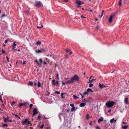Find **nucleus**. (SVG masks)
Segmentation results:
<instances>
[{"label": "nucleus", "instance_id": "nucleus-28", "mask_svg": "<svg viewBox=\"0 0 129 129\" xmlns=\"http://www.w3.org/2000/svg\"><path fill=\"white\" fill-rule=\"evenodd\" d=\"M88 92H87H87H84L83 93V95H88Z\"/></svg>", "mask_w": 129, "mask_h": 129}, {"label": "nucleus", "instance_id": "nucleus-25", "mask_svg": "<svg viewBox=\"0 0 129 129\" xmlns=\"http://www.w3.org/2000/svg\"><path fill=\"white\" fill-rule=\"evenodd\" d=\"M95 80L96 79H93L91 80H89V81L88 82V83H90L92 82L93 81H95Z\"/></svg>", "mask_w": 129, "mask_h": 129}, {"label": "nucleus", "instance_id": "nucleus-56", "mask_svg": "<svg viewBox=\"0 0 129 129\" xmlns=\"http://www.w3.org/2000/svg\"><path fill=\"white\" fill-rule=\"evenodd\" d=\"M111 111V109H110L108 111V112L109 113V112H110Z\"/></svg>", "mask_w": 129, "mask_h": 129}, {"label": "nucleus", "instance_id": "nucleus-49", "mask_svg": "<svg viewBox=\"0 0 129 129\" xmlns=\"http://www.w3.org/2000/svg\"><path fill=\"white\" fill-rule=\"evenodd\" d=\"M59 114L61 115H62V116H64V115H63L62 112H61V113H60Z\"/></svg>", "mask_w": 129, "mask_h": 129}, {"label": "nucleus", "instance_id": "nucleus-3", "mask_svg": "<svg viewBox=\"0 0 129 129\" xmlns=\"http://www.w3.org/2000/svg\"><path fill=\"white\" fill-rule=\"evenodd\" d=\"M115 15V14L114 13H112L108 21L110 23H111L112 21V19L114 17Z\"/></svg>", "mask_w": 129, "mask_h": 129}, {"label": "nucleus", "instance_id": "nucleus-40", "mask_svg": "<svg viewBox=\"0 0 129 129\" xmlns=\"http://www.w3.org/2000/svg\"><path fill=\"white\" fill-rule=\"evenodd\" d=\"M59 75L58 74H57L56 75V77L58 79H59Z\"/></svg>", "mask_w": 129, "mask_h": 129}, {"label": "nucleus", "instance_id": "nucleus-6", "mask_svg": "<svg viewBox=\"0 0 129 129\" xmlns=\"http://www.w3.org/2000/svg\"><path fill=\"white\" fill-rule=\"evenodd\" d=\"M52 85L54 86L56 84L58 86V81H56V83L55 80H53L52 81Z\"/></svg>", "mask_w": 129, "mask_h": 129}, {"label": "nucleus", "instance_id": "nucleus-5", "mask_svg": "<svg viewBox=\"0 0 129 129\" xmlns=\"http://www.w3.org/2000/svg\"><path fill=\"white\" fill-rule=\"evenodd\" d=\"M33 113L32 114V115L34 116L36 114H37L38 113V112L37 111V108H34L33 110Z\"/></svg>", "mask_w": 129, "mask_h": 129}, {"label": "nucleus", "instance_id": "nucleus-43", "mask_svg": "<svg viewBox=\"0 0 129 129\" xmlns=\"http://www.w3.org/2000/svg\"><path fill=\"white\" fill-rule=\"evenodd\" d=\"M23 105V104L22 103H20L19 105V106L20 107H21L22 106V105Z\"/></svg>", "mask_w": 129, "mask_h": 129}, {"label": "nucleus", "instance_id": "nucleus-10", "mask_svg": "<svg viewBox=\"0 0 129 129\" xmlns=\"http://www.w3.org/2000/svg\"><path fill=\"white\" fill-rule=\"evenodd\" d=\"M99 87L100 88H103L104 87H105V86L104 84H101L99 83Z\"/></svg>", "mask_w": 129, "mask_h": 129}, {"label": "nucleus", "instance_id": "nucleus-19", "mask_svg": "<svg viewBox=\"0 0 129 129\" xmlns=\"http://www.w3.org/2000/svg\"><path fill=\"white\" fill-rule=\"evenodd\" d=\"M3 118L4 119V121L6 123L8 121H9V120L7 118H4V116L3 117Z\"/></svg>", "mask_w": 129, "mask_h": 129}, {"label": "nucleus", "instance_id": "nucleus-23", "mask_svg": "<svg viewBox=\"0 0 129 129\" xmlns=\"http://www.w3.org/2000/svg\"><path fill=\"white\" fill-rule=\"evenodd\" d=\"M33 84V82L29 81V82L28 85L31 86H32Z\"/></svg>", "mask_w": 129, "mask_h": 129}, {"label": "nucleus", "instance_id": "nucleus-60", "mask_svg": "<svg viewBox=\"0 0 129 129\" xmlns=\"http://www.w3.org/2000/svg\"><path fill=\"white\" fill-rule=\"evenodd\" d=\"M69 111V109H67V112H68Z\"/></svg>", "mask_w": 129, "mask_h": 129}, {"label": "nucleus", "instance_id": "nucleus-41", "mask_svg": "<svg viewBox=\"0 0 129 129\" xmlns=\"http://www.w3.org/2000/svg\"><path fill=\"white\" fill-rule=\"evenodd\" d=\"M33 105L32 104H30L29 105V108H32Z\"/></svg>", "mask_w": 129, "mask_h": 129}, {"label": "nucleus", "instance_id": "nucleus-64", "mask_svg": "<svg viewBox=\"0 0 129 129\" xmlns=\"http://www.w3.org/2000/svg\"><path fill=\"white\" fill-rule=\"evenodd\" d=\"M98 28H99V27L98 26H97L96 27V29H98Z\"/></svg>", "mask_w": 129, "mask_h": 129}, {"label": "nucleus", "instance_id": "nucleus-20", "mask_svg": "<svg viewBox=\"0 0 129 129\" xmlns=\"http://www.w3.org/2000/svg\"><path fill=\"white\" fill-rule=\"evenodd\" d=\"M87 92H89L90 91L91 92H93V91L89 88L87 89Z\"/></svg>", "mask_w": 129, "mask_h": 129}, {"label": "nucleus", "instance_id": "nucleus-42", "mask_svg": "<svg viewBox=\"0 0 129 129\" xmlns=\"http://www.w3.org/2000/svg\"><path fill=\"white\" fill-rule=\"evenodd\" d=\"M6 58H7V61L8 62H9V58L8 57V56H7L6 57Z\"/></svg>", "mask_w": 129, "mask_h": 129}, {"label": "nucleus", "instance_id": "nucleus-32", "mask_svg": "<svg viewBox=\"0 0 129 129\" xmlns=\"http://www.w3.org/2000/svg\"><path fill=\"white\" fill-rule=\"evenodd\" d=\"M13 114L15 115V116L16 117L18 118V119H20V117H19V116H18V115H16L15 114Z\"/></svg>", "mask_w": 129, "mask_h": 129}, {"label": "nucleus", "instance_id": "nucleus-34", "mask_svg": "<svg viewBox=\"0 0 129 129\" xmlns=\"http://www.w3.org/2000/svg\"><path fill=\"white\" fill-rule=\"evenodd\" d=\"M70 105L71 106L73 107H74V104H70Z\"/></svg>", "mask_w": 129, "mask_h": 129}, {"label": "nucleus", "instance_id": "nucleus-63", "mask_svg": "<svg viewBox=\"0 0 129 129\" xmlns=\"http://www.w3.org/2000/svg\"><path fill=\"white\" fill-rule=\"evenodd\" d=\"M15 103V102H13L11 104L12 105H13Z\"/></svg>", "mask_w": 129, "mask_h": 129}, {"label": "nucleus", "instance_id": "nucleus-33", "mask_svg": "<svg viewBox=\"0 0 129 129\" xmlns=\"http://www.w3.org/2000/svg\"><path fill=\"white\" fill-rule=\"evenodd\" d=\"M43 27V25H42L41 26H37V27L38 28H40L42 27Z\"/></svg>", "mask_w": 129, "mask_h": 129}, {"label": "nucleus", "instance_id": "nucleus-27", "mask_svg": "<svg viewBox=\"0 0 129 129\" xmlns=\"http://www.w3.org/2000/svg\"><path fill=\"white\" fill-rule=\"evenodd\" d=\"M38 118L39 120H40L41 118V115H39L38 116Z\"/></svg>", "mask_w": 129, "mask_h": 129}, {"label": "nucleus", "instance_id": "nucleus-31", "mask_svg": "<svg viewBox=\"0 0 129 129\" xmlns=\"http://www.w3.org/2000/svg\"><path fill=\"white\" fill-rule=\"evenodd\" d=\"M39 61L41 64L42 63L43 61L42 58H40L39 59Z\"/></svg>", "mask_w": 129, "mask_h": 129}, {"label": "nucleus", "instance_id": "nucleus-46", "mask_svg": "<svg viewBox=\"0 0 129 129\" xmlns=\"http://www.w3.org/2000/svg\"><path fill=\"white\" fill-rule=\"evenodd\" d=\"M96 129H101V128L98 126H97L95 127Z\"/></svg>", "mask_w": 129, "mask_h": 129}, {"label": "nucleus", "instance_id": "nucleus-14", "mask_svg": "<svg viewBox=\"0 0 129 129\" xmlns=\"http://www.w3.org/2000/svg\"><path fill=\"white\" fill-rule=\"evenodd\" d=\"M103 120V117H101L98 120L99 123L100 122L102 121Z\"/></svg>", "mask_w": 129, "mask_h": 129}, {"label": "nucleus", "instance_id": "nucleus-4", "mask_svg": "<svg viewBox=\"0 0 129 129\" xmlns=\"http://www.w3.org/2000/svg\"><path fill=\"white\" fill-rule=\"evenodd\" d=\"M42 4L40 1H39L38 2L37 1L35 3V6L36 7H39L41 6Z\"/></svg>", "mask_w": 129, "mask_h": 129}, {"label": "nucleus", "instance_id": "nucleus-9", "mask_svg": "<svg viewBox=\"0 0 129 129\" xmlns=\"http://www.w3.org/2000/svg\"><path fill=\"white\" fill-rule=\"evenodd\" d=\"M16 42H14L13 44V47L12 48V49L14 50H15V48L16 47V46H17V44L16 43Z\"/></svg>", "mask_w": 129, "mask_h": 129}, {"label": "nucleus", "instance_id": "nucleus-54", "mask_svg": "<svg viewBox=\"0 0 129 129\" xmlns=\"http://www.w3.org/2000/svg\"><path fill=\"white\" fill-rule=\"evenodd\" d=\"M43 63L45 64H47V62L45 61H44L43 62Z\"/></svg>", "mask_w": 129, "mask_h": 129}, {"label": "nucleus", "instance_id": "nucleus-15", "mask_svg": "<svg viewBox=\"0 0 129 129\" xmlns=\"http://www.w3.org/2000/svg\"><path fill=\"white\" fill-rule=\"evenodd\" d=\"M77 109L75 108L74 107H72L71 109V111L72 112L74 111H75Z\"/></svg>", "mask_w": 129, "mask_h": 129}, {"label": "nucleus", "instance_id": "nucleus-39", "mask_svg": "<svg viewBox=\"0 0 129 129\" xmlns=\"http://www.w3.org/2000/svg\"><path fill=\"white\" fill-rule=\"evenodd\" d=\"M61 83H62V85H65L66 84H67L66 83V82L64 83V82H63V81H62Z\"/></svg>", "mask_w": 129, "mask_h": 129}, {"label": "nucleus", "instance_id": "nucleus-26", "mask_svg": "<svg viewBox=\"0 0 129 129\" xmlns=\"http://www.w3.org/2000/svg\"><path fill=\"white\" fill-rule=\"evenodd\" d=\"M73 97L74 98V99H78L79 98V97H78L77 96H76L75 95H73Z\"/></svg>", "mask_w": 129, "mask_h": 129}, {"label": "nucleus", "instance_id": "nucleus-2", "mask_svg": "<svg viewBox=\"0 0 129 129\" xmlns=\"http://www.w3.org/2000/svg\"><path fill=\"white\" fill-rule=\"evenodd\" d=\"M115 103L112 101H107L106 104V105L107 107L109 108L112 107L114 105Z\"/></svg>", "mask_w": 129, "mask_h": 129}, {"label": "nucleus", "instance_id": "nucleus-18", "mask_svg": "<svg viewBox=\"0 0 129 129\" xmlns=\"http://www.w3.org/2000/svg\"><path fill=\"white\" fill-rule=\"evenodd\" d=\"M66 52L69 53V55H70L72 53V51L70 50H67L66 51Z\"/></svg>", "mask_w": 129, "mask_h": 129}, {"label": "nucleus", "instance_id": "nucleus-1", "mask_svg": "<svg viewBox=\"0 0 129 129\" xmlns=\"http://www.w3.org/2000/svg\"><path fill=\"white\" fill-rule=\"evenodd\" d=\"M79 80V77L77 75H75L71 77L70 80L67 81L66 82V83L70 84L72 83H73L74 81H78Z\"/></svg>", "mask_w": 129, "mask_h": 129}, {"label": "nucleus", "instance_id": "nucleus-57", "mask_svg": "<svg viewBox=\"0 0 129 129\" xmlns=\"http://www.w3.org/2000/svg\"><path fill=\"white\" fill-rule=\"evenodd\" d=\"M34 85L36 86L37 85V83H36V82H34Z\"/></svg>", "mask_w": 129, "mask_h": 129}, {"label": "nucleus", "instance_id": "nucleus-44", "mask_svg": "<svg viewBox=\"0 0 129 129\" xmlns=\"http://www.w3.org/2000/svg\"><path fill=\"white\" fill-rule=\"evenodd\" d=\"M6 16V15L5 14H3V15H2V16H1V18H2L4 17L5 16Z\"/></svg>", "mask_w": 129, "mask_h": 129}, {"label": "nucleus", "instance_id": "nucleus-16", "mask_svg": "<svg viewBox=\"0 0 129 129\" xmlns=\"http://www.w3.org/2000/svg\"><path fill=\"white\" fill-rule=\"evenodd\" d=\"M124 101L125 104H128V98H125L124 99Z\"/></svg>", "mask_w": 129, "mask_h": 129}, {"label": "nucleus", "instance_id": "nucleus-55", "mask_svg": "<svg viewBox=\"0 0 129 129\" xmlns=\"http://www.w3.org/2000/svg\"><path fill=\"white\" fill-rule=\"evenodd\" d=\"M121 1H119V5H121Z\"/></svg>", "mask_w": 129, "mask_h": 129}, {"label": "nucleus", "instance_id": "nucleus-45", "mask_svg": "<svg viewBox=\"0 0 129 129\" xmlns=\"http://www.w3.org/2000/svg\"><path fill=\"white\" fill-rule=\"evenodd\" d=\"M3 125L4 126H5H5L7 127L8 126V125L7 124H3Z\"/></svg>", "mask_w": 129, "mask_h": 129}, {"label": "nucleus", "instance_id": "nucleus-53", "mask_svg": "<svg viewBox=\"0 0 129 129\" xmlns=\"http://www.w3.org/2000/svg\"><path fill=\"white\" fill-rule=\"evenodd\" d=\"M122 123L123 124H126V123H126V122H123H123H122Z\"/></svg>", "mask_w": 129, "mask_h": 129}, {"label": "nucleus", "instance_id": "nucleus-37", "mask_svg": "<svg viewBox=\"0 0 129 129\" xmlns=\"http://www.w3.org/2000/svg\"><path fill=\"white\" fill-rule=\"evenodd\" d=\"M93 86V84H89V87H92V86Z\"/></svg>", "mask_w": 129, "mask_h": 129}, {"label": "nucleus", "instance_id": "nucleus-17", "mask_svg": "<svg viewBox=\"0 0 129 129\" xmlns=\"http://www.w3.org/2000/svg\"><path fill=\"white\" fill-rule=\"evenodd\" d=\"M35 52L37 53H40L42 52V51L41 50H36Z\"/></svg>", "mask_w": 129, "mask_h": 129}, {"label": "nucleus", "instance_id": "nucleus-58", "mask_svg": "<svg viewBox=\"0 0 129 129\" xmlns=\"http://www.w3.org/2000/svg\"><path fill=\"white\" fill-rule=\"evenodd\" d=\"M2 52L3 53H4L5 51H4L3 50H2Z\"/></svg>", "mask_w": 129, "mask_h": 129}, {"label": "nucleus", "instance_id": "nucleus-21", "mask_svg": "<svg viewBox=\"0 0 129 129\" xmlns=\"http://www.w3.org/2000/svg\"><path fill=\"white\" fill-rule=\"evenodd\" d=\"M128 126L125 125L124 126H122V128L123 129H127V128Z\"/></svg>", "mask_w": 129, "mask_h": 129}, {"label": "nucleus", "instance_id": "nucleus-48", "mask_svg": "<svg viewBox=\"0 0 129 129\" xmlns=\"http://www.w3.org/2000/svg\"><path fill=\"white\" fill-rule=\"evenodd\" d=\"M81 17L82 18H86V17H84L83 15H81Z\"/></svg>", "mask_w": 129, "mask_h": 129}, {"label": "nucleus", "instance_id": "nucleus-61", "mask_svg": "<svg viewBox=\"0 0 129 129\" xmlns=\"http://www.w3.org/2000/svg\"><path fill=\"white\" fill-rule=\"evenodd\" d=\"M87 101L86 100H85L84 99L83 100V102H87Z\"/></svg>", "mask_w": 129, "mask_h": 129}, {"label": "nucleus", "instance_id": "nucleus-59", "mask_svg": "<svg viewBox=\"0 0 129 129\" xmlns=\"http://www.w3.org/2000/svg\"><path fill=\"white\" fill-rule=\"evenodd\" d=\"M65 57L66 58H68V55H66L65 56Z\"/></svg>", "mask_w": 129, "mask_h": 129}, {"label": "nucleus", "instance_id": "nucleus-51", "mask_svg": "<svg viewBox=\"0 0 129 129\" xmlns=\"http://www.w3.org/2000/svg\"><path fill=\"white\" fill-rule=\"evenodd\" d=\"M41 51H42V52H44L45 51V50L44 49H42Z\"/></svg>", "mask_w": 129, "mask_h": 129}, {"label": "nucleus", "instance_id": "nucleus-13", "mask_svg": "<svg viewBox=\"0 0 129 129\" xmlns=\"http://www.w3.org/2000/svg\"><path fill=\"white\" fill-rule=\"evenodd\" d=\"M114 119H115V118H113L112 119H111L110 121V123H113L114 121H116V120H115Z\"/></svg>", "mask_w": 129, "mask_h": 129}, {"label": "nucleus", "instance_id": "nucleus-47", "mask_svg": "<svg viewBox=\"0 0 129 129\" xmlns=\"http://www.w3.org/2000/svg\"><path fill=\"white\" fill-rule=\"evenodd\" d=\"M8 42V40H5V43L6 44Z\"/></svg>", "mask_w": 129, "mask_h": 129}, {"label": "nucleus", "instance_id": "nucleus-36", "mask_svg": "<svg viewBox=\"0 0 129 129\" xmlns=\"http://www.w3.org/2000/svg\"><path fill=\"white\" fill-rule=\"evenodd\" d=\"M89 115L88 114H87V115L86 116V119H89Z\"/></svg>", "mask_w": 129, "mask_h": 129}, {"label": "nucleus", "instance_id": "nucleus-8", "mask_svg": "<svg viewBox=\"0 0 129 129\" xmlns=\"http://www.w3.org/2000/svg\"><path fill=\"white\" fill-rule=\"evenodd\" d=\"M76 3L78 5L77 7H79L80 5L82 4L81 2L79 0H76Z\"/></svg>", "mask_w": 129, "mask_h": 129}, {"label": "nucleus", "instance_id": "nucleus-7", "mask_svg": "<svg viewBox=\"0 0 129 129\" xmlns=\"http://www.w3.org/2000/svg\"><path fill=\"white\" fill-rule=\"evenodd\" d=\"M28 119H25L24 121H23L22 122V124L24 125V124H26L27 123H28V124L30 123L28 121Z\"/></svg>", "mask_w": 129, "mask_h": 129}, {"label": "nucleus", "instance_id": "nucleus-62", "mask_svg": "<svg viewBox=\"0 0 129 129\" xmlns=\"http://www.w3.org/2000/svg\"><path fill=\"white\" fill-rule=\"evenodd\" d=\"M23 105H25L26 104V103H24L23 104Z\"/></svg>", "mask_w": 129, "mask_h": 129}, {"label": "nucleus", "instance_id": "nucleus-12", "mask_svg": "<svg viewBox=\"0 0 129 129\" xmlns=\"http://www.w3.org/2000/svg\"><path fill=\"white\" fill-rule=\"evenodd\" d=\"M41 44V43L40 41H38L36 42V44L37 45H40Z\"/></svg>", "mask_w": 129, "mask_h": 129}, {"label": "nucleus", "instance_id": "nucleus-24", "mask_svg": "<svg viewBox=\"0 0 129 129\" xmlns=\"http://www.w3.org/2000/svg\"><path fill=\"white\" fill-rule=\"evenodd\" d=\"M64 94V93H62L61 94V97L62 98V99H64L65 98V96H64L63 95Z\"/></svg>", "mask_w": 129, "mask_h": 129}, {"label": "nucleus", "instance_id": "nucleus-35", "mask_svg": "<svg viewBox=\"0 0 129 129\" xmlns=\"http://www.w3.org/2000/svg\"><path fill=\"white\" fill-rule=\"evenodd\" d=\"M104 12V10H103L102 11V14H101V17H102V16L103 15V13Z\"/></svg>", "mask_w": 129, "mask_h": 129}, {"label": "nucleus", "instance_id": "nucleus-30", "mask_svg": "<svg viewBox=\"0 0 129 129\" xmlns=\"http://www.w3.org/2000/svg\"><path fill=\"white\" fill-rule=\"evenodd\" d=\"M55 93L57 94H59L60 93V92L59 91H55Z\"/></svg>", "mask_w": 129, "mask_h": 129}, {"label": "nucleus", "instance_id": "nucleus-29", "mask_svg": "<svg viewBox=\"0 0 129 129\" xmlns=\"http://www.w3.org/2000/svg\"><path fill=\"white\" fill-rule=\"evenodd\" d=\"M38 87H40L41 86V84L40 83V82L39 81L38 83Z\"/></svg>", "mask_w": 129, "mask_h": 129}, {"label": "nucleus", "instance_id": "nucleus-50", "mask_svg": "<svg viewBox=\"0 0 129 129\" xmlns=\"http://www.w3.org/2000/svg\"><path fill=\"white\" fill-rule=\"evenodd\" d=\"M44 124H42L41 125V126L40 128H43L44 127Z\"/></svg>", "mask_w": 129, "mask_h": 129}, {"label": "nucleus", "instance_id": "nucleus-22", "mask_svg": "<svg viewBox=\"0 0 129 129\" xmlns=\"http://www.w3.org/2000/svg\"><path fill=\"white\" fill-rule=\"evenodd\" d=\"M35 62H37V64H38V65H39V66L40 67L42 66V64H40V65L39 62H38V61L37 60V59L35 60Z\"/></svg>", "mask_w": 129, "mask_h": 129}, {"label": "nucleus", "instance_id": "nucleus-38", "mask_svg": "<svg viewBox=\"0 0 129 129\" xmlns=\"http://www.w3.org/2000/svg\"><path fill=\"white\" fill-rule=\"evenodd\" d=\"M79 93V94H80V95L81 96V98H82V99H83V98H84V96H83V95L81 93Z\"/></svg>", "mask_w": 129, "mask_h": 129}, {"label": "nucleus", "instance_id": "nucleus-11", "mask_svg": "<svg viewBox=\"0 0 129 129\" xmlns=\"http://www.w3.org/2000/svg\"><path fill=\"white\" fill-rule=\"evenodd\" d=\"M86 105V104L85 103H82L80 104V106L81 107H84Z\"/></svg>", "mask_w": 129, "mask_h": 129}, {"label": "nucleus", "instance_id": "nucleus-52", "mask_svg": "<svg viewBox=\"0 0 129 129\" xmlns=\"http://www.w3.org/2000/svg\"><path fill=\"white\" fill-rule=\"evenodd\" d=\"M2 96L1 95H0V100L2 102Z\"/></svg>", "mask_w": 129, "mask_h": 129}]
</instances>
